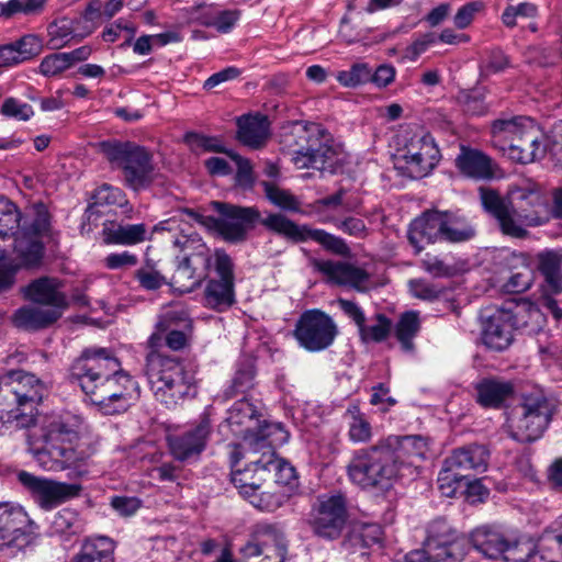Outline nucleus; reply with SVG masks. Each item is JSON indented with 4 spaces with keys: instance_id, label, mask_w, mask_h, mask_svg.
Returning <instances> with one entry per match:
<instances>
[{
    "instance_id": "obj_60",
    "label": "nucleus",
    "mask_w": 562,
    "mask_h": 562,
    "mask_svg": "<svg viewBox=\"0 0 562 562\" xmlns=\"http://www.w3.org/2000/svg\"><path fill=\"white\" fill-rule=\"evenodd\" d=\"M413 296L424 301H435L445 294V289L424 279H413L408 282Z\"/></svg>"
},
{
    "instance_id": "obj_54",
    "label": "nucleus",
    "mask_w": 562,
    "mask_h": 562,
    "mask_svg": "<svg viewBox=\"0 0 562 562\" xmlns=\"http://www.w3.org/2000/svg\"><path fill=\"white\" fill-rule=\"evenodd\" d=\"M263 449L262 456L266 458L267 473L276 472L274 485L282 486L290 484L295 479V469L288 462L277 459L274 456V449Z\"/></svg>"
},
{
    "instance_id": "obj_20",
    "label": "nucleus",
    "mask_w": 562,
    "mask_h": 562,
    "mask_svg": "<svg viewBox=\"0 0 562 562\" xmlns=\"http://www.w3.org/2000/svg\"><path fill=\"white\" fill-rule=\"evenodd\" d=\"M18 481L43 509H52L78 496L81 490L77 484L38 477L26 471L19 472Z\"/></svg>"
},
{
    "instance_id": "obj_47",
    "label": "nucleus",
    "mask_w": 562,
    "mask_h": 562,
    "mask_svg": "<svg viewBox=\"0 0 562 562\" xmlns=\"http://www.w3.org/2000/svg\"><path fill=\"white\" fill-rule=\"evenodd\" d=\"M442 239L450 243H461L471 239L475 229L467 218L456 212H441Z\"/></svg>"
},
{
    "instance_id": "obj_34",
    "label": "nucleus",
    "mask_w": 562,
    "mask_h": 562,
    "mask_svg": "<svg viewBox=\"0 0 562 562\" xmlns=\"http://www.w3.org/2000/svg\"><path fill=\"white\" fill-rule=\"evenodd\" d=\"M146 233L147 228L143 223L123 225L115 221H105L102 226L103 241L106 245H136L145 240Z\"/></svg>"
},
{
    "instance_id": "obj_29",
    "label": "nucleus",
    "mask_w": 562,
    "mask_h": 562,
    "mask_svg": "<svg viewBox=\"0 0 562 562\" xmlns=\"http://www.w3.org/2000/svg\"><path fill=\"white\" fill-rule=\"evenodd\" d=\"M459 171L475 180H490L495 176L492 158L482 150L461 145L456 158Z\"/></svg>"
},
{
    "instance_id": "obj_15",
    "label": "nucleus",
    "mask_w": 562,
    "mask_h": 562,
    "mask_svg": "<svg viewBox=\"0 0 562 562\" xmlns=\"http://www.w3.org/2000/svg\"><path fill=\"white\" fill-rule=\"evenodd\" d=\"M121 362L106 348H87L82 351L70 367V378L77 381L86 392V382L98 384L119 371H121Z\"/></svg>"
},
{
    "instance_id": "obj_48",
    "label": "nucleus",
    "mask_w": 562,
    "mask_h": 562,
    "mask_svg": "<svg viewBox=\"0 0 562 562\" xmlns=\"http://www.w3.org/2000/svg\"><path fill=\"white\" fill-rule=\"evenodd\" d=\"M246 498L259 510L272 513L288 501L289 495L282 486L272 485L261 492L254 491L252 495H249Z\"/></svg>"
},
{
    "instance_id": "obj_61",
    "label": "nucleus",
    "mask_w": 562,
    "mask_h": 562,
    "mask_svg": "<svg viewBox=\"0 0 562 562\" xmlns=\"http://www.w3.org/2000/svg\"><path fill=\"white\" fill-rule=\"evenodd\" d=\"M22 63L31 60L43 52V42L35 34H27L13 42Z\"/></svg>"
},
{
    "instance_id": "obj_49",
    "label": "nucleus",
    "mask_w": 562,
    "mask_h": 562,
    "mask_svg": "<svg viewBox=\"0 0 562 562\" xmlns=\"http://www.w3.org/2000/svg\"><path fill=\"white\" fill-rule=\"evenodd\" d=\"M23 222L27 221L23 218L15 204L9 200L0 199V239L18 235Z\"/></svg>"
},
{
    "instance_id": "obj_22",
    "label": "nucleus",
    "mask_w": 562,
    "mask_h": 562,
    "mask_svg": "<svg viewBox=\"0 0 562 562\" xmlns=\"http://www.w3.org/2000/svg\"><path fill=\"white\" fill-rule=\"evenodd\" d=\"M310 266L319 273L327 283L348 286L358 292L368 290L370 274L362 268L340 260L311 258Z\"/></svg>"
},
{
    "instance_id": "obj_55",
    "label": "nucleus",
    "mask_w": 562,
    "mask_h": 562,
    "mask_svg": "<svg viewBox=\"0 0 562 562\" xmlns=\"http://www.w3.org/2000/svg\"><path fill=\"white\" fill-rule=\"evenodd\" d=\"M52 530L60 536H75L82 532L83 524L76 510L63 508L55 515Z\"/></svg>"
},
{
    "instance_id": "obj_45",
    "label": "nucleus",
    "mask_w": 562,
    "mask_h": 562,
    "mask_svg": "<svg viewBox=\"0 0 562 562\" xmlns=\"http://www.w3.org/2000/svg\"><path fill=\"white\" fill-rule=\"evenodd\" d=\"M173 245L183 254L180 259H188L191 262H204L207 266L214 265V254L211 255L209 247L196 233L179 235L173 240Z\"/></svg>"
},
{
    "instance_id": "obj_30",
    "label": "nucleus",
    "mask_w": 562,
    "mask_h": 562,
    "mask_svg": "<svg viewBox=\"0 0 562 562\" xmlns=\"http://www.w3.org/2000/svg\"><path fill=\"white\" fill-rule=\"evenodd\" d=\"M446 459L449 465L470 476L471 471L481 473L487 469L490 451L484 445L473 443L454 449Z\"/></svg>"
},
{
    "instance_id": "obj_23",
    "label": "nucleus",
    "mask_w": 562,
    "mask_h": 562,
    "mask_svg": "<svg viewBox=\"0 0 562 562\" xmlns=\"http://www.w3.org/2000/svg\"><path fill=\"white\" fill-rule=\"evenodd\" d=\"M32 528L33 522L22 507L0 503V550L25 546L33 532Z\"/></svg>"
},
{
    "instance_id": "obj_24",
    "label": "nucleus",
    "mask_w": 562,
    "mask_h": 562,
    "mask_svg": "<svg viewBox=\"0 0 562 562\" xmlns=\"http://www.w3.org/2000/svg\"><path fill=\"white\" fill-rule=\"evenodd\" d=\"M479 192L483 209L497 221L504 235L514 238H525L528 235V231L517 223L510 203L496 190L481 187Z\"/></svg>"
},
{
    "instance_id": "obj_58",
    "label": "nucleus",
    "mask_w": 562,
    "mask_h": 562,
    "mask_svg": "<svg viewBox=\"0 0 562 562\" xmlns=\"http://www.w3.org/2000/svg\"><path fill=\"white\" fill-rule=\"evenodd\" d=\"M371 69L366 63L352 65L349 70L339 71L337 80L345 87H357L370 82Z\"/></svg>"
},
{
    "instance_id": "obj_7",
    "label": "nucleus",
    "mask_w": 562,
    "mask_h": 562,
    "mask_svg": "<svg viewBox=\"0 0 562 562\" xmlns=\"http://www.w3.org/2000/svg\"><path fill=\"white\" fill-rule=\"evenodd\" d=\"M46 217H36L23 226L14 236V258L9 259L5 251L0 249V292L8 290L14 283V276L20 268H34L41 265L44 246L40 236L47 231Z\"/></svg>"
},
{
    "instance_id": "obj_40",
    "label": "nucleus",
    "mask_w": 562,
    "mask_h": 562,
    "mask_svg": "<svg viewBox=\"0 0 562 562\" xmlns=\"http://www.w3.org/2000/svg\"><path fill=\"white\" fill-rule=\"evenodd\" d=\"M507 533L495 528L483 526L474 529L470 536L473 548L488 559H498L502 555Z\"/></svg>"
},
{
    "instance_id": "obj_14",
    "label": "nucleus",
    "mask_w": 562,
    "mask_h": 562,
    "mask_svg": "<svg viewBox=\"0 0 562 562\" xmlns=\"http://www.w3.org/2000/svg\"><path fill=\"white\" fill-rule=\"evenodd\" d=\"M513 196L516 205L512 211L521 227L541 226L550 221L552 216L550 199L539 183L527 181L513 191Z\"/></svg>"
},
{
    "instance_id": "obj_10",
    "label": "nucleus",
    "mask_w": 562,
    "mask_h": 562,
    "mask_svg": "<svg viewBox=\"0 0 562 562\" xmlns=\"http://www.w3.org/2000/svg\"><path fill=\"white\" fill-rule=\"evenodd\" d=\"M306 146L294 153L293 162L299 169L313 168L335 173L341 167L337 150L329 144V134L319 124H308L304 128Z\"/></svg>"
},
{
    "instance_id": "obj_53",
    "label": "nucleus",
    "mask_w": 562,
    "mask_h": 562,
    "mask_svg": "<svg viewBox=\"0 0 562 562\" xmlns=\"http://www.w3.org/2000/svg\"><path fill=\"white\" fill-rule=\"evenodd\" d=\"M467 479H469L468 473L459 472L454 467L449 465L448 460L445 459L437 479L438 488L443 496L454 497Z\"/></svg>"
},
{
    "instance_id": "obj_3",
    "label": "nucleus",
    "mask_w": 562,
    "mask_h": 562,
    "mask_svg": "<svg viewBox=\"0 0 562 562\" xmlns=\"http://www.w3.org/2000/svg\"><path fill=\"white\" fill-rule=\"evenodd\" d=\"M349 481L366 492L386 493L401 477L397 461L383 440L356 450L347 464Z\"/></svg>"
},
{
    "instance_id": "obj_17",
    "label": "nucleus",
    "mask_w": 562,
    "mask_h": 562,
    "mask_svg": "<svg viewBox=\"0 0 562 562\" xmlns=\"http://www.w3.org/2000/svg\"><path fill=\"white\" fill-rule=\"evenodd\" d=\"M467 541L442 518L432 520L427 527L424 548L431 562H461L465 557Z\"/></svg>"
},
{
    "instance_id": "obj_1",
    "label": "nucleus",
    "mask_w": 562,
    "mask_h": 562,
    "mask_svg": "<svg viewBox=\"0 0 562 562\" xmlns=\"http://www.w3.org/2000/svg\"><path fill=\"white\" fill-rule=\"evenodd\" d=\"M81 419L60 415L45 418L40 427L42 446L32 447L35 461L46 471L78 469L97 452L98 440L83 437Z\"/></svg>"
},
{
    "instance_id": "obj_38",
    "label": "nucleus",
    "mask_w": 562,
    "mask_h": 562,
    "mask_svg": "<svg viewBox=\"0 0 562 562\" xmlns=\"http://www.w3.org/2000/svg\"><path fill=\"white\" fill-rule=\"evenodd\" d=\"M382 440L393 452L400 471L407 463V459L414 457L423 458L427 450V443L420 436H390Z\"/></svg>"
},
{
    "instance_id": "obj_43",
    "label": "nucleus",
    "mask_w": 562,
    "mask_h": 562,
    "mask_svg": "<svg viewBox=\"0 0 562 562\" xmlns=\"http://www.w3.org/2000/svg\"><path fill=\"white\" fill-rule=\"evenodd\" d=\"M538 269L552 294L562 292V250H546L538 255Z\"/></svg>"
},
{
    "instance_id": "obj_62",
    "label": "nucleus",
    "mask_w": 562,
    "mask_h": 562,
    "mask_svg": "<svg viewBox=\"0 0 562 562\" xmlns=\"http://www.w3.org/2000/svg\"><path fill=\"white\" fill-rule=\"evenodd\" d=\"M391 330V322L383 314H379L376 316V324L371 326H366L363 323V327L359 328L362 340L364 341H376L380 342L384 340Z\"/></svg>"
},
{
    "instance_id": "obj_9",
    "label": "nucleus",
    "mask_w": 562,
    "mask_h": 562,
    "mask_svg": "<svg viewBox=\"0 0 562 562\" xmlns=\"http://www.w3.org/2000/svg\"><path fill=\"white\" fill-rule=\"evenodd\" d=\"M85 394L104 415L126 412L139 396L137 382L124 370L100 381L98 384L86 382Z\"/></svg>"
},
{
    "instance_id": "obj_35",
    "label": "nucleus",
    "mask_w": 562,
    "mask_h": 562,
    "mask_svg": "<svg viewBox=\"0 0 562 562\" xmlns=\"http://www.w3.org/2000/svg\"><path fill=\"white\" fill-rule=\"evenodd\" d=\"M506 312L510 316L513 328L527 334H537L546 324V316L539 306L528 301L520 302Z\"/></svg>"
},
{
    "instance_id": "obj_37",
    "label": "nucleus",
    "mask_w": 562,
    "mask_h": 562,
    "mask_svg": "<svg viewBox=\"0 0 562 562\" xmlns=\"http://www.w3.org/2000/svg\"><path fill=\"white\" fill-rule=\"evenodd\" d=\"M382 536V528L376 524H355L345 537L342 547L351 553L360 551L363 555L366 552L362 550L380 544Z\"/></svg>"
},
{
    "instance_id": "obj_18",
    "label": "nucleus",
    "mask_w": 562,
    "mask_h": 562,
    "mask_svg": "<svg viewBox=\"0 0 562 562\" xmlns=\"http://www.w3.org/2000/svg\"><path fill=\"white\" fill-rule=\"evenodd\" d=\"M347 517V502L342 495L322 497L311 510L308 526L318 538L336 540L342 533Z\"/></svg>"
},
{
    "instance_id": "obj_39",
    "label": "nucleus",
    "mask_w": 562,
    "mask_h": 562,
    "mask_svg": "<svg viewBox=\"0 0 562 562\" xmlns=\"http://www.w3.org/2000/svg\"><path fill=\"white\" fill-rule=\"evenodd\" d=\"M60 317L61 312L57 308L24 306L14 313L13 322L16 327L34 330L48 327Z\"/></svg>"
},
{
    "instance_id": "obj_50",
    "label": "nucleus",
    "mask_w": 562,
    "mask_h": 562,
    "mask_svg": "<svg viewBox=\"0 0 562 562\" xmlns=\"http://www.w3.org/2000/svg\"><path fill=\"white\" fill-rule=\"evenodd\" d=\"M260 186L263 189L266 199L274 206L286 212L301 211V202L289 190L281 189L271 181H262Z\"/></svg>"
},
{
    "instance_id": "obj_19",
    "label": "nucleus",
    "mask_w": 562,
    "mask_h": 562,
    "mask_svg": "<svg viewBox=\"0 0 562 562\" xmlns=\"http://www.w3.org/2000/svg\"><path fill=\"white\" fill-rule=\"evenodd\" d=\"M211 205L218 215L224 216L223 239L229 243L245 241L248 233L257 224L265 227L263 222L273 214L270 212L266 217H261V213L256 206H240L220 201H213Z\"/></svg>"
},
{
    "instance_id": "obj_31",
    "label": "nucleus",
    "mask_w": 562,
    "mask_h": 562,
    "mask_svg": "<svg viewBox=\"0 0 562 562\" xmlns=\"http://www.w3.org/2000/svg\"><path fill=\"white\" fill-rule=\"evenodd\" d=\"M238 140L252 149L263 147L269 138V121L261 114L244 115L237 120Z\"/></svg>"
},
{
    "instance_id": "obj_13",
    "label": "nucleus",
    "mask_w": 562,
    "mask_h": 562,
    "mask_svg": "<svg viewBox=\"0 0 562 562\" xmlns=\"http://www.w3.org/2000/svg\"><path fill=\"white\" fill-rule=\"evenodd\" d=\"M235 265L224 249L214 251V269L218 278L209 279L203 292V304L216 312H225L236 303Z\"/></svg>"
},
{
    "instance_id": "obj_27",
    "label": "nucleus",
    "mask_w": 562,
    "mask_h": 562,
    "mask_svg": "<svg viewBox=\"0 0 562 562\" xmlns=\"http://www.w3.org/2000/svg\"><path fill=\"white\" fill-rule=\"evenodd\" d=\"M514 328L506 310H498L487 317L483 331V344L491 350L503 351L514 341Z\"/></svg>"
},
{
    "instance_id": "obj_64",
    "label": "nucleus",
    "mask_w": 562,
    "mask_h": 562,
    "mask_svg": "<svg viewBox=\"0 0 562 562\" xmlns=\"http://www.w3.org/2000/svg\"><path fill=\"white\" fill-rule=\"evenodd\" d=\"M420 267L434 278H450L456 276L454 266L447 263L445 260L427 254L420 261Z\"/></svg>"
},
{
    "instance_id": "obj_28",
    "label": "nucleus",
    "mask_w": 562,
    "mask_h": 562,
    "mask_svg": "<svg viewBox=\"0 0 562 562\" xmlns=\"http://www.w3.org/2000/svg\"><path fill=\"white\" fill-rule=\"evenodd\" d=\"M63 283L56 278L42 277L25 288V297L32 302L63 311L68 307L66 295L60 291Z\"/></svg>"
},
{
    "instance_id": "obj_36",
    "label": "nucleus",
    "mask_w": 562,
    "mask_h": 562,
    "mask_svg": "<svg viewBox=\"0 0 562 562\" xmlns=\"http://www.w3.org/2000/svg\"><path fill=\"white\" fill-rule=\"evenodd\" d=\"M539 133L535 124L520 132L519 137L506 147L507 156L519 164L533 162L539 155Z\"/></svg>"
},
{
    "instance_id": "obj_56",
    "label": "nucleus",
    "mask_w": 562,
    "mask_h": 562,
    "mask_svg": "<svg viewBox=\"0 0 562 562\" xmlns=\"http://www.w3.org/2000/svg\"><path fill=\"white\" fill-rule=\"evenodd\" d=\"M48 47L50 49H59L65 47L74 37V27L67 19L53 21L47 26Z\"/></svg>"
},
{
    "instance_id": "obj_26",
    "label": "nucleus",
    "mask_w": 562,
    "mask_h": 562,
    "mask_svg": "<svg viewBox=\"0 0 562 562\" xmlns=\"http://www.w3.org/2000/svg\"><path fill=\"white\" fill-rule=\"evenodd\" d=\"M475 400L484 408L499 409L514 395L513 382L498 378H483L474 384Z\"/></svg>"
},
{
    "instance_id": "obj_33",
    "label": "nucleus",
    "mask_w": 562,
    "mask_h": 562,
    "mask_svg": "<svg viewBox=\"0 0 562 562\" xmlns=\"http://www.w3.org/2000/svg\"><path fill=\"white\" fill-rule=\"evenodd\" d=\"M211 266L204 262H191L188 259H179L177 268L171 277L170 285L182 293H189L206 280Z\"/></svg>"
},
{
    "instance_id": "obj_52",
    "label": "nucleus",
    "mask_w": 562,
    "mask_h": 562,
    "mask_svg": "<svg viewBox=\"0 0 562 562\" xmlns=\"http://www.w3.org/2000/svg\"><path fill=\"white\" fill-rule=\"evenodd\" d=\"M349 422L348 436L352 442H367L372 438V428L359 406L351 405L346 412Z\"/></svg>"
},
{
    "instance_id": "obj_46",
    "label": "nucleus",
    "mask_w": 562,
    "mask_h": 562,
    "mask_svg": "<svg viewBox=\"0 0 562 562\" xmlns=\"http://www.w3.org/2000/svg\"><path fill=\"white\" fill-rule=\"evenodd\" d=\"M256 367L251 358H243L237 362L231 384L223 391V397L231 400L238 394H245L255 385Z\"/></svg>"
},
{
    "instance_id": "obj_2",
    "label": "nucleus",
    "mask_w": 562,
    "mask_h": 562,
    "mask_svg": "<svg viewBox=\"0 0 562 562\" xmlns=\"http://www.w3.org/2000/svg\"><path fill=\"white\" fill-rule=\"evenodd\" d=\"M165 345L160 333H153L147 340L150 351L146 356L145 374L157 401L167 407L196 394L194 374L175 357L165 356L159 349Z\"/></svg>"
},
{
    "instance_id": "obj_63",
    "label": "nucleus",
    "mask_w": 562,
    "mask_h": 562,
    "mask_svg": "<svg viewBox=\"0 0 562 562\" xmlns=\"http://www.w3.org/2000/svg\"><path fill=\"white\" fill-rule=\"evenodd\" d=\"M97 204H106V205H119L124 206L127 204L125 193L116 187H113L108 183H103L100 186L93 195Z\"/></svg>"
},
{
    "instance_id": "obj_44",
    "label": "nucleus",
    "mask_w": 562,
    "mask_h": 562,
    "mask_svg": "<svg viewBox=\"0 0 562 562\" xmlns=\"http://www.w3.org/2000/svg\"><path fill=\"white\" fill-rule=\"evenodd\" d=\"M537 557L536 542L524 535L507 533L501 558L506 562H530Z\"/></svg>"
},
{
    "instance_id": "obj_8",
    "label": "nucleus",
    "mask_w": 562,
    "mask_h": 562,
    "mask_svg": "<svg viewBox=\"0 0 562 562\" xmlns=\"http://www.w3.org/2000/svg\"><path fill=\"white\" fill-rule=\"evenodd\" d=\"M552 415L553 407L542 393L522 394L507 418V432L512 439L521 443L536 441L543 435Z\"/></svg>"
},
{
    "instance_id": "obj_21",
    "label": "nucleus",
    "mask_w": 562,
    "mask_h": 562,
    "mask_svg": "<svg viewBox=\"0 0 562 562\" xmlns=\"http://www.w3.org/2000/svg\"><path fill=\"white\" fill-rule=\"evenodd\" d=\"M211 434V422L209 417L203 416L196 425L167 437L169 451L177 461L193 463L205 450Z\"/></svg>"
},
{
    "instance_id": "obj_16",
    "label": "nucleus",
    "mask_w": 562,
    "mask_h": 562,
    "mask_svg": "<svg viewBox=\"0 0 562 562\" xmlns=\"http://www.w3.org/2000/svg\"><path fill=\"white\" fill-rule=\"evenodd\" d=\"M440 157V150L429 134L415 136L396 157L395 168L412 179H420L430 173Z\"/></svg>"
},
{
    "instance_id": "obj_4",
    "label": "nucleus",
    "mask_w": 562,
    "mask_h": 562,
    "mask_svg": "<svg viewBox=\"0 0 562 562\" xmlns=\"http://www.w3.org/2000/svg\"><path fill=\"white\" fill-rule=\"evenodd\" d=\"M44 393V383L34 374L9 372L0 379V419L16 428H29L35 423L34 411Z\"/></svg>"
},
{
    "instance_id": "obj_25",
    "label": "nucleus",
    "mask_w": 562,
    "mask_h": 562,
    "mask_svg": "<svg viewBox=\"0 0 562 562\" xmlns=\"http://www.w3.org/2000/svg\"><path fill=\"white\" fill-rule=\"evenodd\" d=\"M407 238L415 255L420 254L427 245L442 239L441 212L428 210L415 218L407 232Z\"/></svg>"
},
{
    "instance_id": "obj_59",
    "label": "nucleus",
    "mask_w": 562,
    "mask_h": 562,
    "mask_svg": "<svg viewBox=\"0 0 562 562\" xmlns=\"http://www.w3.org/2000/svg\"><path fill=\"white\" fill-rule=\"evenodd\" d=\"M509 66V58L503 50L492 49L480 66L481 76L488 77L491 75L503 72Z\"/></svg>"
},
{
    "instance_id": "obj_6",
    "label": "nucleus",
    "mask_w": 562,
    "mask_h": 562,
    "mask_svg": "<svg viewBox=\"0 0 562 562\" xmlns=\"http://www.w3.org/2000/svg\"><path fill=\"white\" fill-rule=\"evenodd\" d=\"M101 150L109 162L122 170L124 183L134 191L147 189L155 181L153 154L133 142L108 140Z\"/></svg>"
},
{
    "instance_id": "obj_11",
    "label": "nucleus",
    "mask_w": 562,
    "mask_h": 562,
    "mask_svg": "<svg viewBox=\"0 0 562 562\" xmlns=\"http://www.w3.org/2000/svg\"><path fill=\"white\" fill-rule=\"evenodd\" d=\"M263 224L267 231L291 243L299 244L313 240L336 255L347 256L350 254V248L342 238L331 235L324 229L312 228L308 225H299L284 214H272Z\"/></svg>"
},
{
    "instance_id": "obj_42",
    "label": "nucleus",
    "mask_w": 562,
    "mask_h": 562,
    "mask_svg": "<svg viewBox=\"0 0 562 562\" xmlns=\"http://www.w3.org/2000/svg\"><path fill=\"white\" fill-rule=\"evenodd\" d=\"M531 125H533V121L527 116L495 120L491 127L493 140L495 144H499L502 150L506 151V147L519 137L520 132Z\"/></svg>"
},
{
    "instance_id": "obj_51",
    "label": "nucleus",
    "mask_w": 562,
    "mask_h": 562,
    "mask_svg": "<svg viewBox=\"0 0 562 562\" xmlns=\"http://www.w3.org/2000/svg\"><path fill=\"white\" fill-rule=\"evenodd\" d=\"M420 330L419 315L415 311L402 314L395 327V336L405 351L414 349L413 339Z\"/></svg>"
},
{
    "instance_id": "obj_5",
    "label": "nucleus",
    "mask_w": 562,
    "mask_h": 562,
    "mask_svg": "<svg viewBox=\"0 0 562 562\" xmlns=\"http://www.w3.org/2000/svg\"><path fill=\"white\" fill-rule=\"evenodd\" d=\"M226 422L232 431L241 436L245 445L255 451L281 446L289 439V432L280 423H261L256 406L246 397L228 409Z\"/></svg>"
},
{
    "instance_id": "obj_57",
    "label": "nucleus",
    "mask_w": 562,
    "mask_h": 562,
    "mask_svg": "<svg viewBox=\"0 0 562 562\" xmlns=\"http://www.w3.org/2000/svg\"><path fill=\"white\" fill-rule=\"evenodd\" d=\"M134 278L139 288L146 291H156L167 284V279L155 269L153 262L147 261L134 272Z\"/></svg>"
},
{
    "instance_id": "obj_41",
    "label": "nucleus",
    "mask_w": 562,
    "mask_h": 562,
    "mask_svg": "<svg viewBox=\"0 0 562 562\" xmlns=\"http://www.w3.org/2000/svg\"><path fill=\"white\" fill-rule=\"evenodd\" d=\"M115 542L106 536H92L83 540L74 562H114Z\"/></svg>"
},
{
    "instance_id": "obj_12",
    "label": "nucleus",
    "mask_w": 562,
    "mask_h": 562,
    "mask_svg": "<svg viewBox=\"0 0 562 562\" xmlns=\"http://www.w3.org/2000/svg\"><path fill=\"white\" fill-rule=\"evenodd\" d=\"M338 333L336 323L328 314L313 308L300 315L293 329V337L305 350L319 352L334 344Z\"/></svg>"
},
{
    "instance_id": "obj_32",
    "label": "nucleus",
    "mask_w": 562,
    "mask_h": 562,
    "mask_svg": "<svg viewBox=\"0 0 562 562\" xmlns=\"http://www.w3.org/2000/svg\"><path fill=\"white\" fill-rule=\"evenodd\" d=\"M232 483L238 488L239 494L245 498L252 495L254 491H259L266 481L267 467L266 458L250 460L244 469L232 471Z\"/></svg>"
}]
</instances>
